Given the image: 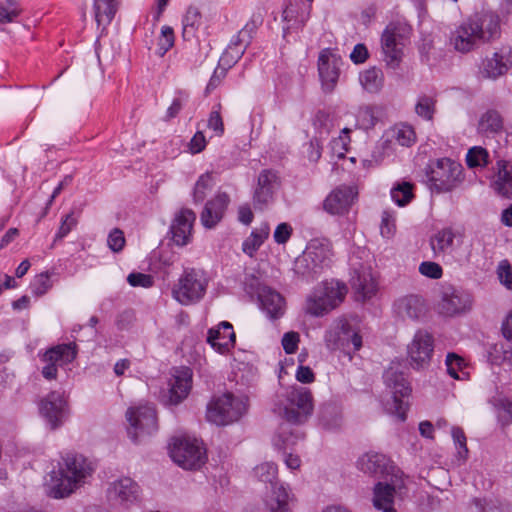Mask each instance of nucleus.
Listing matches in <instances>:
<instances>
[{
    "label": "nucleus",
    "mask_w": 512,
    "mask_h": 512,
    "mask_svg": "<svg viewBox=\"0 0 512 512\" xmlns=\"http://www.w3.org/2000/svg\"><path fill=\"white\" fill-rule=\"evenodd\" d=\"M38 411L50 430L62 427L70 417V405L64 392L51 391L38 402Z\"/></svg>",
    "instance_id": "13"
},
{
    "label": "nucleus",
    "mask_w": 512,
    "mask_h": 512,
    "mask_svg": "<svg viewBox=\"0 0 512 512\" xmlns=\"http://www.w3.org/2000/svg\"><path fill=\"white\" fill-rule=\"evenodd\" d=\"M332 249L327 240L313 239L296 258L295 273L306 281L317 279L332 262Z\"/></svg>",
    "instance_id": "3"
},
{
    "label": "nucleus",
    "mask_w": 512,
    "mask_h": 512,
    "mask_svg": "<svg viewBox=\"0 0 512 512\" xmlns=\"http://www.w3.org/2000/svg\"><path fill=\"white\" fill-rule=\"evenodd\" d=\"M274 190L272 188H258L256 187L253 201L254 206L259 209H263L267 206L273 199Z\"/></svg>",
    "instance_id": "55"
},
{
    "label": "nucleus",
    "mask_w": 512,
    "mask_h": 512,
    "mask_svg": "<svg viewBox=\"0 0 512 512\" xmlns=\"http://www.w3.org/2000/svg\"><path fill=\"white\" fill-rule=\"evenodd\" d=\"M258 300L261 309L270 319L280 318L284 314L285 300L283 296L270 287H263Z\"/></svg>",
    "instance_id": "31"
},
{
    "label": "nucleus",
    "mask_w": 512,
    "mask_h": 512,
    "mask_svg": "<svg viewBox=\"0 0 512 512\" xmlns=\"http://www.w3.org/2000/svg\"><path fill=\"white\" fill-rule=\"evenodd\" d=\"M283 401L278 405V414L287 422L279 428L274 438V446L284 453L303 438L302 433H293L288 424L301 425L308 421L314 410L311 391L302 386H292L285 391Z\"/></svg>",
    "instance_id": "1"
},
{
    "label": "nucleus",
    "mask_w": 512,
    "mask_h": 512,
    "mask_svg": "<svg viewBox=\"0 0 512 512\" xmlns=\"http://www.w3.org/2000/svg\"><path fill=\"white\" fill-rule=\"evenodd\" d=\"M107 244L109 248L114 252H119L125 245V237L120 229H113L107 238Z\"/></svg>",
    "instance_id": "59"
},
{
    "label": "nucleus",
    "mask_w": 512,
    "mask_h": 512,
    "mask_svg": "<svg viewBox=\"0 0 512 512\" xmlns=\"http://www.w3.org/2000/svg\"><path fill=\"white\" fill-rule=\"evenodd\" d=\"M396 142L405 147L411 146L416 139L414 129L410 125H402L398 127L394 134Z\"/></svg>",
    "instance_id": "51"
},
{
    "label": "nucleus",
    "mask_w": 512,
    "mask_h": 512,
    "mask_svg": "<svg viewBox=\"0 0 512 512\" xmlns=\"http://www.w3.org/2000/svg\"><path fill=\"white\" fill-rule=\"evenodd\" d=\"M347 292V286L340 281H323L307 296L305 312L311 316L322 317L339 306Z\"/></svg>",
    "instance_id": "5"
},
{
    "label": "nucleus",
    "mask_w": 512,
    "mask_h": 512,
    "mask_svg": "<svg viewBox=\"0 0 512 512\" xmlns=\"http://www.w3.org/2000/svg\"><path fill=\"white\" fill-rule=\"evenodd\" d=\"M292 227L290 224L283 222L277 225L273 238L277 244H285L292 235Z\"/></svg>",
    "instance_id": "62"
},
{
    "label": "nucleus",
    "mask_w": 512,
    "mask_h": 512,
    "mask_svg": "<svg viewBox=\"0 0 512 512\" xmlns=\"http://www.w3.org/2000/svg\"><path fill=\"white\" fill-rule=\"evenodd\" d=\"M451 436L456 446L458 457L462 460H466L468 456V448L463 429L457 426L452 427Z\"/></svg>",
    "instance_id": "50"
},
{
    "label": "nucleus",
    "mask_w": 512,
    "mask_h": 512,
    "mask_svg": "<svg viewBox=\"0 0 512 512\" xmlns=\"http://www.w3.org/2000/svg\"><path fill=\"white\" fill-rule=\"evenodd\" d=\"M377 117L374 108L371 106L360 107L356 114V127L364 130L371 129L375 126Z\"/></svg>",
    "instance_id": "45"
},
{
    "label": "nucleus",
    "mask_w": 512,
    "mask_h": 512,
    "mask_svg": "<svg viewBox=\"0 0 512 512\" xmlns=\"http://www.w3.org/2000/svg\"><path fill=\"white\" fill-rule=\"evenodd\" d=\"M421 275L430 279H440L443 275L442 267L433 261H424L419 265Z\"/></svg>",
    "instance_id": "54"
},
{
    "label": "nucleus",
    "mask_w": 512,
    "mask_h": 512,
    "mask_svg": "<svg viewBox=\"0 0 512 512\" xmlns=\"http://www.w3.org/2000/svg\"><path fill=\"white\" fill-rule=\"evenodd\" d=\"M77 355L75 343L59 344L48 349L41 360L46 363L42 368V375L47 380H54L57 377L58 366L71 363Z\"/></svg>",
    "instance_id": "17"
},
{
    "label": "nucleus",
    "mask_w": 512,
    "mask_h": 512,
    "mask_svg": "<svg viewBox=\"0 0 512 512\" xmlns=\"http://www.w3.org/2000/svg\"><path fill=\"white\" fill-rule=\"evenodd\" d=\"M450 43L460 53L474 50L480 40L469 19L464 20L450 35Z\"/></svg>",
    "instance_id": "26"
},
{
    "label": "nucleus",
    "mask_w": 512,
    "mask_h": 512,
    "mask_svg": "<svg viewBox=\"0 0 512 512\" xmlns=\"http://www.w3.org/2000/svg\"><path fill=\"white\" fill-rule=\"evenodd\" d=\"M247 410V399L232 393L213 398L207 405L206 417L211 423L225 426L238 421Z\"/></svg>",
    "instance_id": "9"
},
{
    "label": "nucleus",
    "mask_w": 512,
    "mask_h": 512,
    "mask_svg": "<svg viewBox=\"0 0 512 512\" xmlns=\"http://www.w3.org/2000/svg\"><path fill=\"white\" fill-rule=\"evenodd\" d=\"M492 187L499 196L512 199V165L509 162L497 161V174Z\"/></svg>",
    "instance_id": "34"
},
{
    "label": "nucleus",
    "mask_w": 512,
    "mask_h": 512,
    "mask_svg": "<svg viewBox=\"0 0 512 512\" xmlns=\"http://www.w3.org/2000/svg\"><path fill=\"white\" fill-rule=\"evenodd\" d=\"M207 126L218 136H221L224 133V124L219 110L211 111Z\"/></svg>",
    "instance_id": "64"
},
{
    "label": "nucleus",
    "mask_w": 512,
    "mask_h": 512,
    "mask_svg": "<svg viewBox=\"0 0 512 512\" xmlns=\"http://www.w3.org/2000/svg\"><path fill=\"white\" fill-rule=\"evenodd\" d=\"M235 332L233 326L227 322H221L216 328L208 331V343L220 354H225L235 344Z\"/></svg>",
    "instance_id": "28"
},
{
    "label": "nucleus",
    "mask_w": 512,
    "mask_h": 512,
    "mask_svg": "<svg viewBox=\"0 0 512 512\" xmlns=\"http://www.w3.org/2000/svg\"><path fill=\"white\" fill-rule=\"evenodd\" d=\"M469 512H503V509L495 500L474 498L469 505Z\"/></svg>",
    "instance_id": "47"
},
{
    "label": "nucleus",
    "mask_w": 512,
    "mask_h": 512,
    "mask_svg": "<svg viewBox=\"0 0 512 512\" xmlns=\"http://www.w3.org/2000/svg\"><path fill=\"white\" fill-rule=\"evenodd\" d=\"M319 420L326 429H334L339 425V416L332 406H326L321 409Z\"/></svg>",
    "instance_id": "52"
},
{
    "label": "nucleus",
    "mask_w": 512,
    "mask_h": 512,
    "mask_svg": "<svg viewBox=\"0 0 512 512\" xmlns=\"http://www.w3.org/2000/svg\"><path fill=\"white\" fill-rule=\"evenodd\" d=\"M169 453L173 462L186 470H197L207 460L203 443L188 436L174 437L169 444Z\"/></svg>",
    "instance_id": "11"
},
{
    "label": "nucleus",
    "mask_w": 512,
    "mask_h": 512,
    "mask_svg": "<svg viewBox=\"0 0 512 512\" xmlns=\"http://www.w3.org/2000/svg\"><path fill=\"white\" fill-rule=\"evenodd\" d=\"M408 478L402 472L392 473L386 481H379L373 488L372 502L382 512H397L396 505L408 496Z\"/></svg>",
    "instance_id": "6"
},
{
    "label": "nucleus",
    "mask_w": 512,
    "mask_h": 512,
    "mask_svg": "<svg viewBox=\"0 0 512 512\" xmlns=\"http://www.w3.org/2000/svg\"><path fill=\"white\" fill-rule=\"evenodd\" d=\"M230 202V197L226 192H219L215 197L209 200L200 215V221L205 228L215 227L223 218L224 213Z\"/></svg>",
    "instance_id": "24"
},
{
    "label": "nucleus",
    "mask_w": 512,
    "mask_h": 512,
    "mask_svg": "<svg viewBox=\"0 0 512 512\" xmlns=\"http://www.w3.org/2000/svg\"><path fill=\"white\" fill-rule=\"evenodd\" d=\"M430 187L437 193L454 190L463 182V167L460 163L449 158H441L427 167L426 171Z\"/></svg>",
    "instance_id": "8"
},
{
    "label": "nucleus",
    "mask_w": 512,
    "mask_h": 512,
    "mask_svg": "<svg viewBox=\"0 0 512 512\" xmlns=\"http://www.w3.org/2000/svg\"><path fill=\"white\" fill-rule=\"evenodd\" d=\"M342 64L341 57L334 50L330 48L321 50L318 57V72L325 92L330 93L334 90Z\"/></svg>",
    "instance_id": "18"
},
{
    "label": "nucleus",
    "mask_w": 512,
    "mask_h": 512,
    "mask_svg": "<svg viewBox=\"0 0 512 512\" xmlns=\"http://www.w3.org/2000/svg\"><path fill=\"white\" fill-rule=\"evenodd\" d=\"M202 15L200 10L195 6H189L182 18L184 36H194L196 30L201 25Z\"/></svg>",
    "instance_id": "40"
},
{
    "label": "nucleus",
    "mask_w": 512,
    "mask_h": 512,
    "mask_svg": "<svg viewBox=\"0 0 512 512\" xmlns=\"http://www.w3.org/2000/svg\"><path fill=\"white\" fill-rule=\"evenodd\" d=\"M454 232L451 228L439 230L431 238L430 244L435 254L444 253L449 249L454 241Z\"/></svg>",
    "instance_id": "41"
},
{
    "label": "nucleus",
    "mask_w": 512,
    "mask_h": 512,
    "mask_svg": "<svg viewBox=\"0 0 512 512\" xmlns=\"http://www.w3.org/2000/svg\"><path fill=\"white\" fill-rule=\"evenodd\" d=\"M392 200L400 207L407 205L414 197L413 185L408 182H403L391 189Z\"/></svg>",
    "instance_id": "42"
},
{
    "label": "nucleus",
    "mask_w": 512,
    "mask_h": 512,
    "mask_svg": "<svg viewBox=\"0 0 512 512\" xmlns=\"http://www.w3.org/2000/svg\"><path fill=\"white\" fill-rule=\"evenodd\" d=\"M270 234V227L267 223H262L259 227L252 230L249 237L242 243L243 252L249 257H253L255 252L261 247Z\"/></svg>",
    "instance_id": "36"
},
{
    "label": "nucleus",
    "mask_w": 512,
    "mask_h": 512,
    "mask_svg": "<svg viewBox=\"0 0 512 512\" xmlns=\"http://www.w3.org/2000/svg\"><path fill=\"white\" fill-rule=\"evenodd\" d=\"M174 45V31L169 26H163L158 40L159 55L163 56Z\"/></svg>",
    "instance_id": "53"
},
{
    "label": "nucleus",
    "mask_w": 512,
    "mask_h": 512,
    "mask_svg": "<svg viewBox=\"0 0 512 512\" xmlns=\"http://www.w3.org/2000/svg\"><path fill=\"white\" fill-rule=\"evenodd\" d=\"M383 73L380 69L370 68L360 74L359 80L365 90L378 92L383 86Z\"/></svg>",
    "instance_id": "38"
},
{
    "label": "nucleus",
    "mask_w": 512,
    "mask_h": 512,
    "mask_svg": "<svg viewBox=\"0 0 512 512\" xmlns=\"http://www.w3.org/2000/svg\"><path fill=\"white\" fill-rule=\"evenodd\" d=\"M208 277L201 269L187 268L172 289L173 298L181 305H192L205 295Z\"/></svg>",
    "instance_id": "10"
},
{
    "label": "nucleus",
    "mask_w": 512,
    "mask_h": 512,
    "mask_svg": "<svg viewBox=\"0 0 512 512\" xmlns=\"http://www.w3.org/2000/svg\"><path fill=\"white\" fill-rule=\"evenodd\" d=\"M277 473V466L273 462H264L254 468L257 479L271 486V491L265 498L266 509L269 512H292L288 490L277 481Z\"/></svg>",
    "instance_id": "7"
},
{
    "label": "nucleus",
    "mask_w": 512,
    "mask_h": 512,
    "mask_svg": "<svg viewBox=\"0 0 512 512\" xmlns=\"http://www.w3.org/2000/svg\"><path fill=\"white\" fill-rule=\"evenodd\" d=\"M393 308L402 320H418L425 313L424 300L418 295H406L397 299Z\"/></svg>",
    "instance_id": "29"
},
{
    "label": "nucleus",
    "mask_w": 512,
    "mask_h": 512,
    "mask_svg": "<svg viewBox=\"0 0 512 512\" xmlns=\"http://www.w3.org/2000/svg\"><path fill=\"white\" fill-rule=\"evenodd\" d=\"M357 192L354 187L340 186L333 190L324 201V209L333 215L344 214L352 205Z\"/></svg>",
    "instance_id": "23"
},
{
    "label": "nucleus",
    "mask_w": 512,
    "mask_h": 512,
    "mask_svg": "<svg viewBox=\"0 0 512 512\" xmlns=\"http://www.w3.org/2000/svg\"><path fill=\"white\" fill-rule=\"evenodd\" d=\"M76 223L77 221L73 216V213L65 215V217L61 221L59 230L55 235V241L67 236L69 232L76 226Z\"/></svg>",
    "instance_id": "63"
},
{
    "label": "nucleus",
    "mask_w": 512,
    "mask_h": 512,
    "mask_svg": "<svg viewBox=\"0 0 512 512\" xmlns=\"http://www.w3.org/2000/svg\"><path fill=\"white\" fill-rule=\"evenodd\" d=\"M53 286L51 281V273L43 272L37 275L31 282L30 288L34 295L42 296L47 293Z\"/></svg>",
    "instance_id": "48"
},
{
    "label": "nucleus",
    "mask_w": 512,
    "mask_h": 512,
    "mask_svg": "<svg viewBox=\"0 0 512 512\" xmlns=\"http://www.w3.org/2000/svg\"><path fill=\"white\" fill-rule=\"evenodd\" d=\"M127 282L132 287H143V288H149L154 283L151 275L140 273V272L130 273L127 277Z\"/></svg>",
    "instance_id": "58"
},
{
    "label": "nucleus",
    "mask_w": 512,
    "mask_h": 512,
    "mask_svg": "<svg viewBox=\"0 0 512 512\" xmlns=\"http://www.w3.org/2000/svg\"><path fill=\"white\" fill-rule=\"evenodd\" d=\"M468 19L480 42H490L500 37V18L494 12L482 11L473 14Z\"/></svg>",
    "instance_id": "21"
},
{
    "label": "nucleus",
    "mask_w": 512,
    "mask_h": 512,
    "mask_svg": "<svg viewBox=\"0 0 512 512\" xmlns=\"http://www.w3.org/2000/svg\"><path fill=\"white\" fill-rule=\"evenodd\" d=\"M243 285L247 294H249L251 297L257 296V298L259 297V292L262 291V288L266 287L265 285L261 284L260 279L254 274H246Z\"/></svg>",
    "instance_id": "57"
},
{
    "label": "nucleus",
    "mask_w": 512,
    "mask_h": 512,
    "mask_svg": "<svg viewBox=\"0 0 512 512\" xmlns=\"http://www.w3.org/2000/svg\"><path fill=\"white\" fill-rule=\"evenodd\" d=\"M471 305L472 296L466 291L451 289L443 293L441 309L448 316L463 313L469 310Z\"/></svg>",
    "instance_id": "27"
},
{
    "label": "nucleus",
    "mask_w": 512,
    "mask_h": 512,
    "mask_svg": "<svg viewBox=\"0 0 512 512\" xmlns=\"http://www.w3.org/2000/svg\"><path fill=\"white\" fill-rule=\"evenodd\" d=\"M351 286L355 291L357 300L365 301L373 297L377 291V284L368 270L355 271L351 278Z\"/></svg>",
    "instance_id": "33"
},
{
    "label": "nucleus",
    "mask_w": 512,
    "mask_h": 512,
    "mask_svg": "<svg viewBox=\"0 0 512 512\" xmlns=\"http://www.w3.org/2000/svg\"><path fill=\"white\" fill-rule=\"evenodd\" d=\"M92 463L80 454H67L58 471H53L49 495L55 499L69 496L92 475Z\"/></svg>",
    "instance_id": "2"
},
{
    "label": "nucleus",
    "mask_w": 512,
    "mask_h": 512,
    "mask_svg": "<svg viewBox=\"0 0 512 512\" xmlns=\"http://www.w3.org/2000/svg\"><path fill=\"white\" fill-rule=\"evenodd\" d=\"M324 341L329 350H340L350 355L362 347V337L345 318L333 321L325 332Z\"/></svg>",
    "instance_id": "12"
},
{
    "label": "nucleus",
    "mask_w": 512,
    "mask_h": 512,
    "mask_svg": "<svg viewBox=\"0 0 512 512\" xmlns=\"http://www.w3.org/2000/svg\"><path fill=\"white\" fill-rule=\"evenodd\" d=\"M357 468L373 477H391L392 473H397V470L392 464L390 459L378 452H368L361 455L357 460Z\"/></svg>",
    "instance_id": "22"
},
{
    "label": "nucleus",
    "mask_w": 512,
    "mask_h": 512,
    "mask_svg": "<svg viewBox=\"0 0 512 512\" xmlns=\"http://www.w3.org/2000/svg\"><path fill=\"white\" fill-rule=\"evenodd\" d=\"M503 128V119L496 110H488L479 120V130L484 133H498Z\"/></svg>",
    "instance_id": "39"
},
{
    "label": "nucleus",
    "mask_w": 512,
    "mask_h": 512,
    "mask_svg": "<svg viewBox=\"0 0 512 512\" xmlns=\"http://www.w3.org/2000/svg\"><path fill=\"white\" fill-rule=\"evenodd\" d=\"M497 275L502 285L512 290V266L508 260H502L497 268Z\"/></svg>",
    "instance_id": "56"
},
{
    "label": "nucleus",
    "mask_w": 512,
    "mask_h": 512,
    "mask_svg": "<svg viewBox=\"0 0 512 512\" xmlns=\"http://www.w3.org/2000/svg\"><path fill=\"white\" fill-rule=\"evenodd\" d=\"M395 218L394 216L388 212L384 211L382 214V220H381V235L385 238H390L394 235L395 232Z\"/></svg>",
    "instance_id": "60"
},
{
    "label": "nucleus",
    "mask_w": 512,
    "mask_h": 512,
    "mask_svg": "<svg viewBox=\"0 0 512 512\" xmlns=\"http://www.w3.org/2000/svg\"><path fill=\"white\" fill-rule=\"evenodd\" d=\"M488 152L486 149L475 146L468 150L466 155V163L470 168L482 167L488 163Z\"/></svg>",
    "instance_id": "46"
},
{
    "label": "nucleus",
    "mask_w": 512,
    "mask_h": 512,
    "mask_svg": "<svg viewBox=\"0 0 512 512\" xmlns=\"http://www.w3.org/2000/svg\"><path fill=\"white\" fill-rule=\"evenodd\" d=\"M118 3V0L93 1L94 16L98 26H102L104 29L111 23L116 14Z\"/></svg>",
    "instance_id": "35"
},
{
    "label": "nucleus",
    "mask_w": 512,
    "mask_h": 512,
    "mask_svg": "<svg viewBox=\"0 0 512 512\" xmlns=\"http://www.w3.org/2000/svg\"><path fill=\"white\" fill-rule=\"evenodd\" d=\"M300 341L299 334L294 331L287 332L282 337V346L284 351L287 354H293L296 352L298 348V343Z\"/></svg>",
    "instance_id": "61"
},
{
    "label": "nucleus",
    "mask_w": 512,
    "mask_h": 512,
    "mask_svg": "<svg viewBox=\"0 0 512 512\" xmlns=\"http://www.w3.org/2000/svg\"><path fill=\"white\" fill-rule=\"evenodd\" d=\"M139 486L129 477L114 481L108 489V496L121 503H132L138 499Z\"/></svg>",
    "instance_id": "30"
},
{
    "label": "nucleus",
    "mask_w": 512,
    "mask_h": 512,
    "mask_svg": "<svg viewBox=\"0 0 512 512\" xmlns=\"http://www.w3.org/2000/svg\"><path fill=\"white\" fill-rule=\"evenodd\" d=\"M416 115L425 121L432 122L437 112V98L431 94H420L415 102Z\"/></svg>",
    "instance_id": "37"
},
{
    "label": "nucleus",
    "mask_w": 512,
    "mask_h": 512,
    "mask_svg": "<svg viewBox=\"0 0 512 512\" xmlns=\"http://www.w3.org/2000/svg\"><path fill=\"white\" fill-rule=\"evenodd\" d=\"M195 219L196 215L190 209H182L176 214L170 227L172 239L176 245L184 246L190 242Z\"/></svg>",
    "instance_id": "25"
},
{
    "label": "nucleus",
    "mask_w": 512,
    "mask_h": 512,
    "mask_svg": "<svg viewBox=\"0 0 512 512\" xmlns=\"http://www.w3.org/2000/svg\"><path fill=\"white\" fill-rule=\"evenodd\" d=\"M21 9L14 0L0 3V22H13L20 14Z\"/></svg>",
    "instance_id": "49"
},
{
    "label": "nucleus",
    "mask_w": 512,
    "mask_h": 512,
    "mask_svg": "<svg viewBox=\"0 0 512 512\" xmlns=\"http://www.w3.org/2000/svg\"><path fill=\"white\" fill-rule=\"evenodd\" d=\"M191 373L188 369L179 372L170 382L168 395L165 403L177 405L182 402L189 394L191 389Z\"/></svg>",
    "instance_id": "32"
},
{
    "label": "nucleus",
    "mask_w": 512,
    "mask_h": 512,
    "mask_svg": "<svg viewBox=\"0 0 512 512\" xmlns=\"http://www.w3.org/2000/svg\"><path fill=\"white\" fill-rule=\"evenodd\" d=\"M384 61L390 68H397L402 60L404 36L396 26L389 25L381 38Z\"/></svg>",
    "instance_id": "20"
},
{
    "label": "nucleus",
    "mask_w": 512,
    "mask_h": 512,
    "mask_svg": "<svg viewBox=\"0 0 512 512\" xmlns=\"http://www.w3.org/2000/svg\"><path fill=\"white\" fill-rule=\"evenodd\" d=\"M129 423L128 436L133 442H138L142 436L157 431L156 410L152 404H141L130 407L126 412Z\"/></svg>",
    "instance_id": "15"
},
{
    "label": "nucleus",
    "mask_w": 512,
    "mask_h": 512,
    "mask_svg": "<svg viewBox=\"0 0 512 512\" xmlns=\"http://www.w3.org/2000/svg\"><path fill=\"white\" fill-rule=\"evenodd\" d=\"M383 380L386 388L391 393V400L385 403V410L397 416L399 420L404 421L408 408V403L405 401V398L409 397L411 386L401 363L392 362L384 371Z\"/></svg>",
    "instance_id": "4"
},
{
    "label": "nucleus",
    "mask_w": 512,
    "mask_h": 512,
    "mask_svg": "<svg viewBox=\"0 0 512 512\" xmlns=\"http://www.w3.org/2000/svg\"><path fill=\"white\" fill-rule=\"evenodd\" d=\"M512 68V47L505 45L483 58L479 66L482 78L496 80Z\"/></svg>",
    "instance_id": "16"
},
{
    "label": "nucleus",
    "mask_w": 512,
    "mask_h": 512,
    "mask_svg": "<svg viewBox=\"0 0 512 512\" xmlns=\"http://www.w3.org/2000/svg\"><path fill=\"white\" fill-rule=\"evenodd\" d=\"M260 23L259 18L252 17L238 34L232 37L228 47L219 59V66L222 67V76H225L226 71L242 58Z\"/></svg>",
    "instance_id": "14"
},
{
    "label": "nucleus",
    "mask_w": 512,
    "mask_h": 512,
    "mask_svg": "<svg viewBox=\"0 0 512 512\" xmlns=\"http://www.w3.org/2000/svg\"><path fill=\"white\" fill-rule=\"evenodd\" d=\"M445 364L447 367V373L454 379L461 380L467 376V373L463 371L466 364L460 356L455 353H448L446 356Z\"/></svg>",
    "instance_id": "43"
},
{
    "label": "nucleus",
    "mask_w": 512,
    "mask_h": 512,
    "mask_svg": "<svg viewBox=\"0 0 512 512\" xmlns=\"http://www.w3.org/2000/svg\"><path fill=\"white\" fill-rule=\"evenodd\" d=\"M214 186L213 177L209 173H205L197 180L193 190V200L195 203H201L212 190Z\"/></svg>",
    "instance_id": "44"
},
{
    "label": "nucleus",
    "mask_w": 512,
    "mask_h": 512,
    "mask_svg": "<svg viewBox=\"0 0 512 512\" xmlns=\"http://www.w3.org/2000/svg\"><path fill=\"white\" fill-rule=\"evenodd\" d=\"M433 337L425 331H417L407 347L410 364L415 369L429 365L433 354Z\"/></svg>",
    "instance_id": "19"
}]
</instances>
